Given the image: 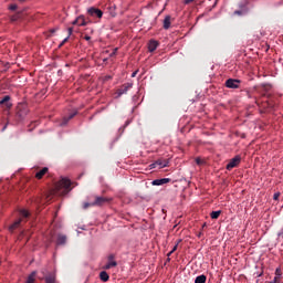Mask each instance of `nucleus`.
<instances>
[{
  "mask_svg": "<svg viewBox=\"0 0 283 283\" xmlns=\"http://www.w3.org/2000/svg\"><path fill=\"white\" fill-rule=\"evenodd\" d=\"M17 8H19L17 4H11L9 7V10H11L12 12H14V10H17Z\"/></svg>",
  "mask_w": 283,
  "mask_h": 283,
  "instance_id": "nucleus-29",
  "label": "nucleus"
},
{
  "mask_svg": "<svg viewBox=\"0 0 283 283\" xmlns=\"http://www.w3.org/2000/svg\"><path fill=\"white\" fill-rule=\"evenodd\" d=\"M178 250V243L172 248V250L168 253V258L169 255H171V253H174L175 251Z\"/></svg>",
  "mask_w": 283,
  "mask_h": 283,
  "instance_id": "nucleus-28",
  "label": "nucleus"
},
{
  "mask_svg": "<svg viewBox=\"0 0 283 283\" xmlns=\"http://www.w3.org/2000/svg\"><path fill=\"white\" fill-rule=\"evenodd\" d=\"M193 1H196V0H184V3H185L186 6H189V3H193Z\"/></svg>",
  "mask_w": 283,
  "mask_h": 283,
  "instance_id": "nucleus-31",
  "label": "nucleus"
},
{
  "mask_svg": "<svg viewBox=\"0 0 283 283\" xmlns=\"http://www.w3.org/2000/svg\"><path fill=\"white\" fill-rule=\"evenodd\" d=\"M6 127H7V126H4V127L2 128V130H6Z\"/></svg>",
  "mask_w": 283,
  "mask_h": 283,
  "instance_id": "nucleus-42",
  "label": "nucleus"
},
{
  "mask_svg": "<svg viewBox=\"0 0 283 283\" xmlns=\"http://www.w3.org/2000/svg\"><path fill=\"white\" fill-rule=\"evenodd\" d=\"M45 283H56V274L55 273H50L45 277Z\"/></svg>",
  "mask_w": 283,
  "mask_h": 283,
  "instance_id": "nucleus-17",
  "label": "nucleus"
},
{
  "mask_svg": "<svg viewBox=\"0 0 283 283\" xmlns=\"http://www.w3.org/2000/svg\"><path fill=\"white\" fill-rule=\"evenodd\" d=\"M72 32H74V29L73 28H69V38L72 36Z\"/></svg>",
  "mask_w": 283,
  "mask_h": 283,
  "instance_id": "nucleus-33",
  "label": "nucleus"
},
{
  "mask_svg": "<svg viewBox=\"0 0 283 283\" xmlns=\"http://www.w3.org/2000/svg\"><path fill=\"white\" fill-rule=\"evenodd\" d=\"M70 40V36L65 38L61 44H60V48H63V45H65V43H67V41Z\"/></svg>",
  "mask_w": 283,
  "mask_h": 283,
  "instance_id": "nucleus-26",
  "label": "nucleus"
},
{
  "mask_svg": "<svg viewBox=\"0 0 283 283\" xmlns=\"http://www.w3.org/2000/svg\"><path fill=\"white\" fill-rule=\"evenodd\" d=\"M90 207H95L94 205H92V201L91 202H85L83 205V209H90Z\"/></svg>",
  "mask_w": 283,
  "mask_h": 283,
  "instance_id": "nucleus-25",
  "label": "nucleus"
},
{
  "mask_svg": "<svg viewBox=\"0 0 283 283\" xmlns=\"http://www.w3.org/2000/svg\"><path fill=\"white\" fill-rule=\"evenodd\" d=\"M99 280H102V282H109V274H107L105 271H102L99 273Z\"/></svg>",
  "mask_w": 283,
  "mask_h": 283,
  "instance_id": "nucleus-21",
  "label": "nucleus"
},
{
  "mask_svg": "<svg viewBox=\"0 0 283 283\" xmlns=\"http://www.w3.org/2000/svg\"><path fill=\"white\" fill-rule=\"evenodd\" d=\"M167 182H171L170 178L155 179L151 181L154 187H160L163 185H167Z\"/></svg>",
  "mask_w": 283,
  "mask_h": 283,
  "instance_id": "nucleus-12",
  "label": "nucleus"
},
{
  "mask_svg": "<svg viewBox=\"0 0 283 283\" xmlns=\"http://www.w3.org/2000/svg\"><path fill=\"white\" fill-rule=\"evenodd\" d=\"M274 200H279V198H280V192H276V193H274Z\"/></svg>",
  "mask_w": 283,
  "mask_h": 283,
  "instance_id": "nucleus-34",
  "label": "nucleus"
},
{
  "mask_svg": "<svg viewBox=\"0 0 283 283\" xmlns=\"http://www.w3.org/2000/svg\"><path fill=\"white\" fill-rule=\"evenodd\" d=\"M11 21H17V17H12V18H11Z\"/></svg>",
  "mask_w": 283,
  "mask_h": 283,
  "instance_id": "nucleus-38",
  "label": "nucleus"
},
{
  "mask_svg": "<svg viewBox=\"0 0 283 283\" xmlns=\"http://www.w3.org/2000/svg\"><path fill=\"white\" fill-rule=\"evenodd\" d=\"M281 282V277L280 276H275L273 279V281H271L270 283H280Z\"/></svg>",
  "mask_w": 283,
  "mask_h": 283,
  "instance_id": "nucleus-27",
  "label": "nucleus"
},
{
  "mask_svg": "<svg viewBox=\"0 0 283 283\" xmlns=\"http://www.w3.org/2000/svg\"><path fill=\"white\" fill-rule=\"evenodd\" d=\"M114 254H109L107 260V264L105 265L106 270L114 269V266H118V263L114 260Z\"/></svg>",
  "mask_w": 283,
  "mask_h": 283,
  "instance_id": "nucleus-11",
  "label": "nucleus"
},
{
  "mask_svg": "<svg viewBox=\"0 0 283 283\" xmlns=\"http://www.w3.org/2000/svg\"><path fill=\"white\" fill-rule=\"evenodd\" d=\"M109 202H112L111 198L95 196L94 201H92V205H94L95 207H104V205H109Z\"/></svg>",
  "mask_w": 283,
  "mask_h": 283,
  "instance_id": "nucleus-4",
  "label": "nucleus"
},
{
  "mask_svg": "<svg viewBox=\"0 0 283 283\" xmlns=\"http://www.w3.org/2000/svg\"><path fill=\"white\" fill-rule=\"evenodd\" d=\"M234 14H238V17H242V14H247V9L237 10V11H234Z\"/></svg>",
  "mask_w": 283,
  "mask_h": 283,
  "instance_id": "nucleus-24",
  "label": "nucleus"
},
{
  "mask_svg": "<svg viewBox=\"0 0 283 283\" xmlns=\"http://www.w3.org/2000/svg\"><path fill=\"white\" fill-rule=\"evenodd\" d=\"M195 283H207V275L201 274L196 277Z\"/></svg>",
  "mask_w": 283,
  "mask_h": 283,
  "instance_id": "nucleus-22",
  "label": "nucleus"
},
{
  "mask_svg": "<svg viewBox=\"0 0 283 283\" xmlns=\"http://www.w3.org/2000/svg\"><path fill=\"white\" fill-rule=\"evenodd\" d=\"M157 48H158V41L150 40L149 43H148L149 52H156Z\"/></svg>",
  "mask_w": 283,
  "mask_h": 283,
  "instance_id": "nucleus-16",
  "label": "nucleus"
},
{
  "mask_svg": "<svg viewBox=\"0 0 283 283\" xmlns=\"http://www.w3.org/2000/svg\"><path fill=\"white\" fill-rule=\"evenodd\" d=\"M27 218H30V212H28L27 210H21L20 218L12 226H10V231L19 229V227H21V222H23V220H25Z\"/></svg>",
  "mask_w": 283,
  "mask_h": 283,
  "instance_id": "nucleus-3",
  "label": "nucleus"
},
{
  "mask_svg": "<svg viewBox=\"0 0 283 283\" xmlns=\"http://www.w3.org/2000/svg\"><path fill=\"white\" fill-rule=\"evenodd\" d=\"M275 275H276V277H281L282 271L280 269H276L275 270Z\"/></svg>",
  "mask_w": 283,
  "mask_h": 283,
  "instance_id": "nucleus-30",
  "label": "nucleus"
},
{
  "mask_svg": "<svg viewBox=\"0 0 283 283\" xmlns=\"http://www.w3.org/2000/svg\"><path fill=\"white\" fill-rule=\"evenodd\" d=\"M48 171H49L48 167L42 168L40 171L35 174V178H38V180H41V178H43V176H45Z\"/></svg>",
  "mask_w": 283,
  "mask_h": 283,
  "instance_id": "nucleus-19",
  "label": "nucleus"
},
{
  "mask_svg": "<svg viewBox=\"0 0 283 283\" xmlns=\"http://www.w3.org/2000/svg\"><path fill=\"white\" fill-rule=\"evenodd\" d=\"M221 213H222V211H220V210H218V211H212V212L210 213V218H211L212 220H218V218H220Z\"/></svg>",
  "mask_w": 283,
  "mask_h": 283,
  "instance_id": "nucleus-23",
  "label": "nucleus"
},
{
  "mask_svg": "<svg viewBox=\"0 0 283 283\" xmlns=\"http://www.w3.org/2000/svg\"><path fill=\"white\" fill-rule=\"evenodd\" d=\"M57 74H63V71H61V70H60V71H57Z\"/></svg>",
  "mask_w": 283,
  "mask_h": 283,
  "instance_id": "nucleus-39",
  "label": "nucleus"
},
{
  "mask_svg": "<svg viewBox=\"0 0 283 283\" xmlns=\"http://www.w3.org/2000/svg\"><path fill=\"white\" fill-rule=\"evenodd\" d=\"M279 238H283V230L281 232H279Z\"/></svg>",
  "mask_w": 283,
  "mask_h": 283,
  "instance_id": "nucleus-37",
  "label": "nucleus"
},
{
  "mask_svg": "<svg viewBox=\"0 0 283 283\" xmlns=\"http://www.w3.org/2000/svg\"><path fill=\"white\" fill-rule=\"evenodd\" d=\"M76 114H78V112L71 113L67 117H63V119L60 124L61 127H65V125H67V123H70V120H72V118H74V116H76Z\"/></svg>",
  "mask_w": 283,
  "mask_h": 283,
  "instance_id": "nucleus-15",
  "label": "nucleus"
},
{
  "mask_svg": "<svg viewBox=\"0 0 283 283\" xmlns=\"http://www.w3.org/2000/svg\"><path fill=\"white\" fill-rule=\"evenodd\" d=\"M90 22L85 20V15H80L73 21V25L85 27Z\"/></svg>",
  "mask_w": 283,
  "mask_h": 283,
  "instance_id": "nucleus-10",
  "label": "nucleus"
},
{
  "mask_svg": "<svg viewBox=\"0 0 283 283\" xmlns=\"http://www.w3.org/2000/svg\"><path fill=\"white\" fill-rule=\"evenodd\" d=\"M169 160L167 159H158L154 164L150 165V169H156V167H159V169H164V167H168Z\"/></svg>",
  "mask_w": 283,
  "mask_h": 283,
  "instance_id": "nucleus-9",
  "label": "nucleus"
},
{
  "mask_svg": "<svg viewBox=\"0 0 283 283\" xmlns=\"http://www.w3.org/2000/svg\"><path fill=\"white\" fill-rule=\"evenodd\" d=\"M137 74H138V71H135V72L132 74V77L134 78Z\"/></svg>",
  "mask_w": 283,
  "mask_h": 283,
  "instance_id": "nucleus-36",
  "label": "nucleus"
},
{
  "mask_svg": "<svg viewBox=\"0 0 283 283\" xmlns=\"http://www.w3.org/2000/svg\"><path fill=\"white\" fill-rule=\"evenodd\" d=\"M132 87H134L133 83H125L124 85H122L116 92L117 98H120L123 94H127V92H129Z\"/></svg>",
  "mask_w": 283,
  "mask_h": 283,
  "instance_id": "nucleus-7",
  "label": "nucleus"
},
{
  "mask_svg": "<svg viewBox=\"0 0 283 283\" xmlns=\"http://www.w3.org/2000/svg\"><path fill=\"white\" fill-rule=\"evenodd\" d=\"M0 105H2V107H6V109H10L12 107V103H10V95H6L0 101Z\"/></svg>",
  "mask_w": 283,
  "mask_h": 283,
  "instance_id": "nucleus-13",
  "label": "nucleus"
},
{
  "mask_svg": "<svg viewBox=\"0 0 283 283\" xmlns=\"http://www.w3.org/2000/svg\"><path fill=\"white\" fill-rule=\"evenodd\" d=\"M84 39H85V41H91V40H92V36L85 35Z\"/></svg>",
  "mask_w": 283,
  "mask_h": 283,
  "instance_id": "nucleus-35",
  "label": "nucleus"
},
{
  "mask_svg": "<svg viewBox=\"0 0 283 283\" xmlns=\"http://www.w3.org/2000/svg\"><path fill=\"white\" fill-rule=\"evenodd\" d=\"M28 105L20 103L18 104L15 108V120L17 123H21L22 120H25V117L28 116Z\"/></svg>",
  "mask_w": 283,
  "mask_h": 283,
  "instance_id": "nucleus-1",
  "label": "nucleus"
},
{
  "mask_svg": "<svg viewBox=\"0 0 283 283\" xmlns=\"http://www.w3.org/2000/svg\"><path fill=\"white\" fill-rule=\"evenodd\" d=\"M70 187H72V181H70V179L67 178H62L60 181L55 184V191H57L59 193L62 189H64L62 193H70Z\"/></svg>",
  "mask_w": 283,
  "mask_h": 283,
  "instance_id": "nucleus-2",
  "label": "nucleus"
},
{
  "mask_svg": "<svg viewBox=\"0 0 283 283\" xmlns=\"http://www.w3.org/2000/svg\"><path fill=\"white\" fill-rule=\"evenodd\" d=\"M87 14H90V17H96L97 19H103V11L96 7L88 8Z\"/></svg>",
  "mask_w": 283,
  "mask_h": 283,
  "instance_id": "nucleus-8",
  "label": "nucleus"
},
{
  "mask_svg": "<svg viewBox=\"0 0 283 283\" xmlns=\"http://www.w3.org/2000/svg\"><path fill=\"white\" fill-rule=\"evenodd\" d=\"M36 282V272H32L24 283H35Z\"/></svg>",
  "mask_w": 283,
  "mask_h": 283,
  "instance_id": "nucleus-20",
  "label": "nucleus"
},
{
  "mask_svg": "<svg viewBox=\"0 0 283 283\" xmlns=\"http://www.w3.org/2000/svg\"><path fill=\"white\" fill-rule=\"evenodd\" d=\"M241 83L242 81L240 80L229 78L226 81V87H228L229 90H238L240 88Z\"/></svg>",
  "mask_w": 283,
  "mask_h": 283,
  "instance_id": "nucleus-6",
  "label": "nucleus"
},
{
  "mask_svg": "<svg viewBox=\"0 0 283 283\" xmlns=\"http://www.w3.org/2000/svg\"><path fill=\"white\" fill-rule=\"evenodd\" d=\"M18 1H20L21 3H23L25 0H18Z\"/></svg>",
  "mask_w": 283,
  "mask_h": 283,
  "instance_id": "nucleus-40",
  "label": "nucleus"
},
{
  "mask_svg": "<svg viewBox=\"0 0 283 283\" xmlns=\"http://www.w3.org/2000/svg\"><path fill=\"white\" fill-rule=\"evenodd\" d=\"M196 164L197 165H202V159H200V157L196 158Z\"/></svg>",
  "mask_w": 283,
  "mask_h": 283,
  "instance_id": "nucleus-32",
  "label": "nucleus"
},
{
  "mask_svg": "<svg viewBox=\"0 0 283 283\" xmlns=\"http://www.w3.org/2000/svg\"><path fill=\"white\" fill-rule=\"evenodd\" d=\"M51 32H56V30H51Z\"/></svg>",
  "mask_w": 283,
  "mask_h": 283,
  "instance_id": "nucleus-41",
  "label": "nucleus"
},
{
  "mask_svg": "<svg viewBox=\"0 0 283 283\" xmlns=\"http://www.w3.org/2000/svg\"><path fill=\"white\" fill-rule=\"evenodd\" d=\"M171 28V15H166L164 19V30Z\"/></svg>",
  "mask_w": 283,
  "mask_h": 283,
  "instance_id": "nucleus-18",
  "label": "nucleus"
},
{
  "mask_svg": "<svg viewBox=\"0 0 283 283\" xmlns=\"http://www.w3.org/2000/svg\"><path fill=\"white\" fill-rule=\"evenodd\" d=\"M241 160H242V157H240V155H237L235 157L230 159V161L226 166V169H228V171H231V169H235V167L240 165Z\"/></svg>",
  "mask_w": 283,
  "mask_h": 283,
  "instance_id": "nucleus-5",
  "label": "nucleus"
},
{
  "mask_svg": "<svg viewBox=\"0 0 283 283\" xmlns=\"http://www.w3.org/2000/svg\"><path fill=\"white\" fill-rule=\"evenodd\" d=\"M56 244L57 247H63L67 244V235L61 233L57 234Z\"/></svg>",
  "mask_w": 283,
  "mask_h": 283,
  "instance_id": "nucleus-14",
  "label": "nucleus"
}]
</instances>
